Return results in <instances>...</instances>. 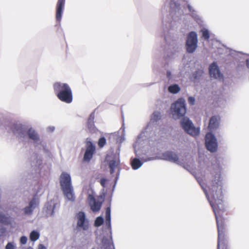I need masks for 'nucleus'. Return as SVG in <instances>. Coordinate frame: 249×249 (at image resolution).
<instances>
[{
    "instance_id": "49",
    "label": "nucleus",
    "mask_w": 249,
    "mask_h": 249,
    "mask_svg": "<svg viewBox=\"0 0 249 249\" xmlns=\"http://www.w3.org/2000/svg\"><path fill=\"white\" fill-rule=\"evenodd\" d=\"M1 119H2V117H1V116H0V124H1V123H2V120H1Z\"/></svg>"
},
{
    "instance_id": "26",
    "label": "nucleus",
    "mask_w": 249,
    "mask_h": 249,
    "mask_svg": "<svg viewBox=\"0 0 249 249\" xmlns=\"http://www.w3.org/2000/svg\"><path fill=\"white\" fill-rule=\"evenodd\" d=\"M46 213L47 215L53 216L54 214V209L56 207V204L52 203V202L46 203Z\"/></svg>"
},
{
    "instance_id": "48",
    "label": "nucleus",
    "mask_w": 249,
    "mask_h": 249,
    "mask_svg": "<svg viewBox=\"0 0 249 249\" xmlns=\"http://www.w3.org/2000/svg\"><path fill=\"white\" fill-rule=\"evenodd\" d=\"M57 1L65 3V0H58Z\"/></svg>"
},
{
    "instance_id": "20",
    "label": "nucleus",
    "mask_w": 249,
    "mask_h": 249,
    "mask_svg": "<svg viewBox=\"0 0 249 249\" xmlns=\"http://www.w3.org/2000/svg\"><path fill=\"white\" fill-rule=\"evenodd\" d=\"M38 202L36 197H34L30 201L29 205L23 209V212L25 215H31L32 214L34 210L37 207Z\"/></svg>"
},
{
    "instance_id": "9",
    "label": "nucleus",
    "mask_w": 249,
    "mask_h": 249,
    "mask_svg": "<svg viewBox=\"0 0 249 249\" xmlns=\"http://www.w3.org/2000/svg\"><path fill=\"white\" fill-rule=\"evenodd\" d=\"M198 35L196 31H192L186 35L185 48L186 52L189 54L194 53L198 48Z\"/></svg>"
},
{
    "instance_id": "31",
    "label": "nucleus",
    "mask_w": 249,
    "mask_h": 249,
    "mask_svg": "<svg viewBox=\"0 0 249 249\" xmlns=\"http://www.w3.org/2000/svg\"><path fill=\"white\" fill-rule=\"evenodd\" d=\"M39 233L36 231L33 230L30 234V239L33 242L36 241L39 238Z\"/></svg>"
},
{
    "instance_id": "13",
    "label": "nucleus",
    "mask_w": 249,
    "mask_h": 249,
    "mask_svg": "<svg viewBox=\"0 0 249 249\" xmlns=\"http://www.w3.org/2000/svg\"><path fill=\"white\" fill-rule=\"evenodd\" d=\"M160 160L168 161L178 165H182V161L180 160L178 154L173 151L168 150L162 153Z\"/></svg>"
},
{
    "instance_id": "38",
    "label": "nucleus",
    "mask_w": 249,
    "mask_h": 249,
    "mask_svg": "<svg viewBox=\"0 0 249 249\" xmlns=\"http://www.w3.org/2000/svg\"><path fill=\"white\" fill-rule=\"evenodd\" d=\"M166 76L168 80H170L172 79V72L170 70L166 71Z\"/></svg>"
},
{
    "instance_id": "32",
    "label": "nucleus",
    "mask_w": 249,
    "mask_h": 249,
    "mask_svg": "<svg viewBox=\"0 0 249 249\" xmlns=\"http://www.w3.org/2000/svg\"><path fill=\"white\" fill-rule=\"evenodd\" d=\"M104 220L102 216H99L96 217L94 221V226L96 227H99L101 226L104 223Z\"/></svg>"
},
{
    "instance_id": "40",
    "label": "nucleus",
    "mask_w": 249,
    "mask_h": 249,
    "mask_svg": "<svg viewBox=\"0 0 249 249\" xmlns=\"http://www.w3.org/2000/svg\"><path fill=\"white\" fill-rule=\"evenodd\" d=\"M106 181H107V179L105 178H102L100 179V184L102 185V186L104 188L105 187Z\"/></svg>"
},
{
    "instance_id": "45",
    "label": "nucleus",
    "mask_w": 249,
    "mask_h": 249,
    "mask_svg": "<svg viewBox=\"0 0 249 249\" xmlns=\"http://www.w3.org/2000/svg\"><path fill=\"white\" fill-rule=\"evenodd\" d=\"M225 247H224V249H228V247H227V239H226V237H225Z\"/></svg>"
},
{
    "instance_id": "50",
    "label": "nucleus",
    "mask_w": 249,
    "mask_h": 249,
    "mask_svg": "<svg viewBox=\"0 0 249 249\" xmlns=\"http://www.w3.org/2000/svg\"><path fill=\"white\" fill-rule=\"evenodd\" d=\"M92 249H94V248Z\"/></svg>"
},
{
    "instance_id": "29",
    "label": "nucleus",
    "mask_w": 249,
    "mask_h": 249,
    "mask_svg": "<svg viewBox=\"0 0 249 249\" xmlns=\"http://www.w3.org/2000/svg\"><path fill=\"white\" fill-rule=\"evenodd\" d=\"M119 163H118L115 160H111L108 161V166L110 169V173L112 174L116 169L118 166Z\"/></svg>"
},
{
    "instance_id": "14",
    "label": "nucleus",
    "mask_w": 249,
    "mask_h": 249,
    "mask_svg": "<svg viewBox=\"0 0 249 249\" xmlns=\"http://www.w3.org/2000/svg\"><path fill=\"white\" fill-rule=\"evenodd\" d=\"M209 73L212 78L219 81L223 79V74L220 71L219 66L216 62H213L210 64L209 67Z\"/></svg>"
},
{
    "instance_id": "5",
    "label": "nucleus",
    "mask_w": 249,
    "mask_h": 249,
    "mask_svg": "<svg viewBox=\"0 0 249 249\" xmlns=\"http://www.w3.org/2000/svg\"><path fill=\"white\" fill-rule=\"evenodd\" d=\"M59 183L64 196L69 201H74L75 196L70 174L67 172H63L59 177Z\"/></svg>"
},
{
    "instance_id": "3",
    "label": "nucleus",
    "mask_w": 249,
    "mask_h": 249,
    "mask_svg": "<svg viewBox=\"0 0 249 249\" xmlns=\"http://www.w3.org/2000/svg\"><path fill=\"white\" fill-rule=\"evenodd\" d=\"M150 125L149 124L146 128V130L141 133L138 136L135 142L133 144L134 152L136 157L132 158L131 160V165L133 169L137 170L143 164V162L153 160L157 158L155 157H149L147 159L141 158L142 155H145L149 153L151 151L150 148L153 143L148 142L146 137L149 138L151 133Z\"/></svg>"
},
{
    "instance_id": "17",
    "label": "nucleus",
    "mask_w": 249,
    "mask_h": 249,
    "mask_svg": "<svg viewBox=\"0 0 249 249\" xmlns=\"http://www.w3.org/2000/svg\"><path fill=\"white\" fill-rule=\"evenodd\" d=\"M187 7L190 13V16L200 26L204 24L202 18L198 14L197 12L190 4H187Z\"/></svg>"
},
{
    "instance_id": "44",
    "label": "nucleus",
    "mask_w": 249,
    "mask_h": 249,
    "mask_svg": "<svg viewBox=\"0 0 249 249\" xmlns=\"http://www.w3.org/2000/svg\"><path fill=\"white\" fill-rule=\"evenodd\" d=\"M37 249H46V248L43 244H39Z\"/></svg>"
},
{
    "instance_id": "15",
    "label": "nucleus",
    "mask_w": 249,
    "mask_h": 249,
    "mask_svg": "<svg viewBox=\"0 0 249 249\" xmlns=\"http://www.w3.org/2000/svg\"><path fill=\"white\" fill-rule=\"evenodd\" d=\"M95 151V146L88 138L86 140V148L84 154L83 160L89 162Z\"/></svg>"
},
{
    "instance_id": "21",
    "label": "nucleus",
    "mask_w": 249,
    "mask_h": 249,
    "mask_svg": "<svg viewBox=\"0 0 249 249\" xmlns=\"http://www.w3.org/2000/svg\"><path fill=\"white\" fill-rule=\"evenodd\" d=\"M95 111H93L89 115L87 122V126L89 131L91 133H96L97 129L94 124Z\"/></svg>"
},
{
    "instance_id": "2",
    "label": "nucleus",
    "mask_w": 249,
    "mask_h": 249,
    "mask_svg": "<svg viewBox=\"0 0 249 249\" xmlns=\"http://www.w3.org/2000/svg\"><path fill=\"white\" fill-rule=\"evenodd\" d=\"M197 180L203 189L214 213L218 230L217 249H220V248L223 249L225 246V229L222 216L225 211V206L223 200L222 180H210L207 184L208 190L204 187L201 180Z\"/></svg>"
},
{
    "instance_id": "35",
    "label": "nucleus",
    "mask_w": 249,
    "mask_h": 249,
    "mask_svg": "<svg viewBox=\"0 0 249 249\" xmlns=\"http://www.w3.org/2000/svg\"><path fill=\"white\" fill-rule=\"evenodd\" d=\"M16 245L14 242H8L5 247V249H16Z\"/></svg>"
},
{
    "instance_id": "19",
    "label": "nucleus",
    "mask_w": 249,
    "mask_h": 249,
    "mask_svg": "<svg viewBox=\"0 0 249 249\" xmlns=\"http://www.w3.org/2000/svg\"><path fill=\"white\" fill-rule=\"evenodd\" d=\"M220 117L218 115L212 116L209 120V129L210 131H214L217 129L220 125Z\"/></svg>"
},
{
    "instance_id": "4",
    "label": "nucleus",
    "mask_w": 249,
    "mask_h": 249,
    "mask_svg": "<svg viewBox=\"0 0 249 249\" xmlns=\"http://www.w3.org/2000/svg\"><path fill=\"white\" fill-rule=\"evenodd\" d=\"M9 128L19 143L26 144L31 142L36 147L39 145L44 147L38 132L32 126L21 123H12Z\"/></svg>"
},
{
    "instance_id": "8",
    "label": "nucleus",
    "mask_w": 249,
    "mask_h": 249,
    "mask_svg": "<svg viewBox=\"0 0 249 249\" xmlns=\"http://www.w3.org/2000/svg\"><path fill=\"white\" fill-rule=\"evenodd\" d=\"M186 112V101L183 98L178 99L171 106V114L173 118L175 120L185 117Z\"/></svg>"
},
{
    "instance_id": "28",
    "label": "nucleus",
    "mask_w": 249,
    "mask_h": 249,
    "mask_svg": "<svg viewBox=\"0 0 249 249\" xmlns=\"http://www.w3.org/2000/svg\"><path fill=\"white\" fill-rule=\"evenodd\" d=\"M200 32L202 34L201 38L205 41H209L210 37V34L209 30L205 28H202L200 30Z\"/></svg>"
},
{
    "instance_id": "10",
    "label": "nucleus",
    "mask_w": 249,
    "mask_h": 249,
    "mask_svg": "<svg viewBox=\"0 0 249 249\" xmlns=\"http://www.w3.org/2000/svg\"><path fill=\"white\" fill-rule=\"evenodd\" d=\"M180 125L184 131L188 135L195 137L200 134V128L196 127L192 120L188 117L180 119Z\"/></svg>"
},
{
    "instance_id": "47",
    "label": "nucleus",
    "mask_w": 249,
    "mask_h": 249,
    "mask_svg": "<svg viewBox=\"0 0 249 249\" xmlns=\"http://www.w3.org/2000/svg\"><path fill=\"white\" fill-rule=\"evenodd\" d=\"M105 197V193H103V195H101L100 196V197L101 198H102V199H104Z\"/></svg>"
},
{
    "instance_id": "24",
    "label": "nucleus",
    "mask_w": 249,
    "mask_h": 249,
    "mask_svg": "<svg viewBox=\"0 0 249 249\" xmlns=\"http://www.w3.org/2000/svg\"><path fill=\"white\" fill-rule=\"evenodd\" d=\"M65 3L57 1L56 8V20L60 21L64 8Z\"/></svg>"
},
{
    "instance_id": "33",
    "label": "nucleus",
    "mask_w": 249,
    "mask_h": 249,
    "mask_svg": "<svg viewBox=\"0 0 249 249\" xmlns=\"http://www.w3.org/2000/svg\"><path fill=\"white\" fill-rule=\"evenodd\" d=\"M120 169L119 168L118 171H117V175H116V177L114 179V185L112 187V192L113 193L115 189V187H116V184H117V181H118V180L119 178V176H120Z\"/></svg>"
},
{
    "instance_id": "1",
    "label": "nucleus",
    "mask_w": 249,
    "mask_h": 249,
    "mask_svg": "<svg viewBox=\"0 0 249 249\" xmlns=\"http://www.w3.org/2000/svg\"><path fill=\"white\" fill-rule=\"evenodd\" d=\"M186 1V0H182ZM164 40L160 47L163 53H176L178 47L173 34L180 23L183 10L179 0H166L161 9Z\"/></svg>"
},
{
    "instance_id": "42",
    "label": "nucleus",
    "mask_w": 249,
    "mask_h": 249,
    "mask_svg": "<svg viewBox=\"0 0 249 249\" xmlns=\"http://www.w3.org/2000/svg\"><path fill=\"white\" fill-rule=\"evenodd\" d=\"M154 84V83H145V84H143V87H149L152 85H153Z\"/></svg>"
},
{
    "instance_id": "36",
    "label": "nucleus",
    "mask_w": 249,
    "mask_h": 249,
    "mask_svg": "<svg viewBox=\"0 0 249 249\" xmlns=\"http://www.w3.org/2000/svg\"><path fill=\"white\" fill-rule=\"evenodd\" d=\"M27 238L25 236H22L20 238V243L22 245H24L27 243Z\"/></svg>"
},
{
    "instance_id": "22",
    "label": "nucleus",
    "mask_w": 249,
    "mask_h": 249,
    "mask_svg": "<svg viewBox=\"0 0 249 249\" xmlns=\"http://www.w3.org/2000/svg\"><path fill=\"white\" fill-rule=\"evenodd\" d=\"M204 70L202 69H198L192 73L191 79L194 83H199L202 79Z\"/></svg>"
},
{
    "instance_id": "18",
    "label": "nucleus",
    "mask_w": 249,
    "mask_h": 249,
    "mask_svg": "<svg viewBox=\"0 0 249 249\" xmlns=\"http://www.w3.org/2000/svg\"><path fill=\"white\" fill-rule=\"evenodd\" d=\"M88 201L90 209L93 212H97L100 210L103 202L97 201L92 195H89Z\"/></svg>"
},
{
    "instance_id": "6",
    "label": "nucleus",
    "mask_w": 249,
    "mask_h": 249,
    "mask_svg": "<svg viewBox=\"0 0 249 249\" xmlns=\"http://www.w3.org/2000/svg\"><path fill=\"white\" fill-rule=\"evenodd\" d=\"M53 89L57 98L62 102L70 104L72 101V93L68 84L61 82L55 83Z\"/></svg>"
},
{
    "instance_id": "25",
    "label": "nucleus",
    "mask_w": 249,
    "mask_h": 249,
    "mask_svg": "<svg viewBox=\"0 0 249 249\" xmlns=\"http://www.w3.org/2000/svg\"><path fill=\"white\" fill-rule=\"evenodd\" d=\"M33 158L35 159L31 162V166L33 167L36 172L39 171V168L42 164V160L38 158L36 155H34Z\"/></svg>"
},
{
    "instance_id": "12",
    "label": "nucleus",
    "mask_w": 249,
    "mask_h": 249,
    "mask_svg": "<svg viewBox=\"0 0 249 249\" xmlns=\"http://www.w3.org/2000/svg\"><path fill=\"white\" fill-rule=\"evenodd\" d=\"M76 229L78 231H87L89 228V222L87 219L85 213L83 211L77 214Z\"/></svg>"
},
{
    "instance_id": "34",
    "label": "nucleus",
    "mask_w": 249,
    "mask_h": 249,
    "mask_svg": "<svg viewBox=\"0 0 249 249\" xmlns=\"http://www.w3.org/2000/svg\"><path fill=\"white\" fill-rule=\"evenodd\" d=\"M106 139L105 137H102L99 139L98 142V146L100 148L104 147V145L106 144Z\"/></svg>"
},
{
    "instance_id": "39",
    "label": "nucleus",
    "mask_w": 249,
    "mask_h": 249,
    "mask_svg": "<svg viewBox=\"0 0 249 249\" xmlns=\"http://www.w3.org/2000/svg\"><path fill=\"white\" fill-rule=\"evenodd\" d=\"M37 81L36 80L30 81L29 82L30 84L33 86V88L36 89V88Z\"/></svg>"
},
{
    "instance_id": "7",
    "label": "nucleus",
    "mask_w": 249,
    "mask_h": 249,
    "mask_svg": "<svg viewBox=\"0 0 249 249\" xmlns=\"http://www.w3.org/2000/svg\"><path fill=\"white\" fill-rule=\"evenodd\" d=\"M111 196L109 198V205L106 208L105 213V224L107 228L109 230L110 234V239H108L106 237H104L102 238V243L101 244V248L102 249H111V247H112L113 249H115L112 238L111 225Z\"/></svg>"
},
{
    "instance_id": "27",
    "label": "nucleus",
    "mask_w": 249,
    "mask_h": 249,
    "mask_svg": "<svg viewBox=\"0 0 249 249\" xmlns=\"http://www.w3.org/2000/svg\"><path fill=\"white\" fill-rule=\"evenodd\" d=\"M180 90V88L177 84H171L168 87V92L172 94H177Z\"/></svg>"
},
{
    "instance_id": "30",
    "label": "nucleus",
    "mask_w": 249,
    "mask_h": 249,
    "mask_svg": "<svg viewBox=\"0 0 249 249\" xmlns=\"http://www.w3.org/2000/svg\"><path fill=\"white\" fill-rule=\"evenodd\" d=\"M182 161V164L179 165L180 166H181L184 169H186V170L188 171L190 173H192V170H193L194 167V160H192V161L190 162V164H186L185 163L183 160H181Z\"/></svg>"
},
{
    "instance_id": "41",
    "label": "nucleus",
    "mask_w": 249,
    "mask_h": 249,
    "mask_svg": "<svg viewBox=\"0 0 249 249\" xmlns=\"http://www.w3.org/2000/svg\"><path fill=\"white\" fill-rule=\"evenodd\" d=\"M54 129H55V127L53 126H50L47 129V131L48 132H53Z\"/></svg>"
},
{
    "instance_id": "11",
    "label": "nucleus",
    "mask_w": 249,
    "mask_h": 249,
    "mask_svg": "<svg viewBox=\"0 0 249 249\" xmlns=\"http://www.w3.org/2000/svg\"><path fill=\"white\" fill-rule=\"evenodd\" d=\"M205 145L206 149L211 153H215L218 149V142L214 134L209 132L205 136Z\"/></svg>"
},
{
    "instance_id": "43",
    "label": "nucleus",
    "mask_w": 249,
    "mask_h": 249,
    "mask_svg": "<svg viewBox=\"0 0 249 249\" xmlns=\"http://www.w3.org/2000/svg\"><path fill=\"white\" fill-rule=\"evenodd\" d=\"M6 231V229L5 228H1L0 229V232L1 233V234H4Z\"/></svg>"
},
{
    "instance_id": "16",
    "label": "nucleus",
    "mask_w": 249,
    "mask_h": 249,
    "mask_svg": "<svg viewBox=\"0 0 249 249\" xmlns=\"http://www.w3.org/2000/svg\"><path fill=\"white\" fill-rule=\"evenodd\" d=\"M161 119V113L159 111H155L151 115L150 122L147 124L145 128L142 131L143 132L146 130V128L147 126L150 124L151 130V133L150 134L149 138L146 137V139L148 142L154 143L153 141V136L154 135V132H153V123H156Z\"/></svg>"
},
{
    "instance_id": "46",
    "label": "nucleus",
    "mask_w": 249,
    "mask_h": 249,
    "mask_svg": "<svg viewBox=\"0 0 249 249\" xmlns=\"http://www.w3.org/2000/svg\"><path fill=\"white\" fill-rule=\"evenodd\" d=\"M246 65L248 68L249 69V58H247L246 59Z\"/></svg>"
},
{
    "instance_id": "23",
    "label": "nucleus",
    "mask_w": 249,
    "mask_h": 249,
    "mask_svg": "<svg viewBox=\"0 0 249 249\" xmlns=\"http://www.w3.org/2000/svg\"><path fill=\"white\" fill-rule=\"evenodd\" d=\"M13 218L8 214L0 212V223L4 225L9 226L12 224Z\"/></svg>"
},
{
    "instance_id": "37",
    "label": "nucleus",
    "mask_w": 249,
    "mask_h": 249,
    "mask_svg": "<svg viewBox=\"0 0 249 249\" xmlns=\"http://www.w3.org/2000/svg\"><path fill=\"white\" fill-rule=\"evenodd\" d=\"M188 101L190 105H194L195 103V98L193 96H190L188 99Z\"/></svg>"
}]
</instances>
